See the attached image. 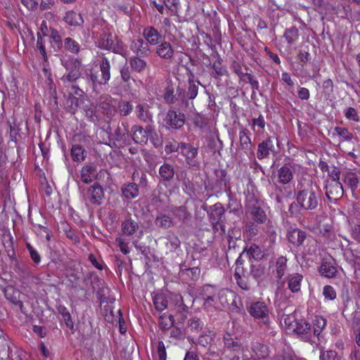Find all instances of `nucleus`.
<instances>
[{"mask_svg":"<svg viewBox=\"0 0 360 360\" xmlns=\"http://www.w3.org/2000/svg\"><path fill=\"white\" fill-rule=\"evenodd\" d=\"M296 200L302 210L313 211L317 209L321 200V192L316 184L311 181L307 185L301 184L295 192Z\"/></svg>","mask_w":360,"mask_h":360,"instance_id":"obj_1","label":"nucleus"},{"mask_svg":"<svg viewBox=\"0 0 360 360\" xmlns=\"http://www.w3.org/2000/svg\"><path fill=\"white\" fill-rule=\"evenodd\" d=\"M98 47L120 54L127 60V50L123 42L112 33H103L97 41Z\"/></svg>","mask_w":360,"mask_h":360,"instance_id":"obj_2","label":"nucleus"},{"mask_svg":"<svg viewBox=\"0 0 360 360\" xmlns=\"http://www.w3.org/2000/svg\"><path fill=\"white\" fill-rule=\"evenodd\" d=\"M284 324L286 328L297 335H307L311 333V326L302 316H285Z\"/></svg>","mask_w":360,"mask_h":360,"instance_id":"obj_3","label":"nucleus"},{"mask_svg":"<svg viewBox=\"0 0 360 360\" xmlns=\"http://www.w3.org/2000/svg\"><path fill=\"white\" fill-rule=\"evenodd\" d=\"M179 153L185 158L186 164L189 167H199V162L196 160L198 154V148L191 143L181 142Z\"/></svg>","mask_w":360,"mask_h":360,"instance_id":"obj_4","label":"nucleus"},{"mask_svg":"<svg viewBox=\"0 0 360 360\" xmlns=\"http://www.w3.org/2000/svg\"><path fill=\"white\" fill-rule=\"evenodd\" d=\"M104 198L103 187L98 183L88 187L86 193V199L94 205H101Z\"/></svg>","mask_w":360,"mask_h":360,"instance_id":"obj_5","label":"nucleus"},{"mask_svg":"<svg viewBox=\"0 0 360 360\" xmlns=\"http://www.w3.org/2000/svg\"><path fill=\"white\" fill-rule=\"evenodd\" d=\"M325 190L326 196L330 202H336L342 198L344 193L342 185L338 181H327Z\"/></svg>","mask_w":360,"mask_h":360,"instance_id":"obj_6","label":"nucleus"},{"mask_svg":"<svg viewBox=\"0 0 360 360\" xmlns=\"http://www.w3.org/2000/svg\"><path fill=\"white\" fill-rule=\"evenodd\" d=\"M225 210L221 203H216L210 207L207 211L210 219L213 224V227L218 229L219 227L223 232H225L224 225L220 223L224 216Z\"/></svg>","mask_w":360,"mask_h":360,"instance_id":"obj_7","label":"nucleus"},{"mask_svg":"<svg viewBox=\"0 0 360 360\" xmlns=\"http://www.w3.org/2000/svg\"><path fill=\"white\" fill-rule=\"evenodd\" d=\"M165 122L166 124L169 126L172 129H179L182 127L185 123V115L176 110H169Z\"/></svg>","mask_w":360,"mask_h":360,"instance_id":"obj_8","label":"nucleus"},{"mask_svg":"<svg viewBox=\"0 0 360 360\" xmlns=\"http://www.w3.org/2000/svg\"><path fill=\"white\" fill-rule=\"evenodd\" d=\"M62 64L68 73L66 78L69 82H75L80 75L79 66L80 64L78 60L71 58L67 60H62Z\"/></svg>","mask_w":360,"mask_h":360,"instance_id":"obj_9","label":"nucleus"},{"mask_svg":"<svg viewBox=\"0 0 360 360\" xmlns=\"http://www.w3.org/2000/svg\"><path fill=\"white\" fill-rule=\"evenodd\" d=\"M288 241L296 247L301 246L307 238L306 232L297 228H290L288 231Z\"/></svg>","mask_w":360,"mask_h":360,"instance_id":"obj_10","label":"nucleus"},{"mask_svg":"<svg viewBox=\"0 0 360 360\" xmlns=\"http://www.w3.org/2000/svg\"><path fill=\"white\" fill-rule=\"evenodd\" d=\"M150 127H146L143 129L141 126L134 125L131 127L133 140L139 144H146L148 141V130Z\"/></svg>","mask_w":360,"mask_h":360,"instance_id":"obj_11","label":"nucleus"},{"mask_svg":"<svg viewBox=\"0 0 360 360\" xmlns=\"http://www.w3.org/2000/svg\"><path fill=\"white\" fill-rule=\"evenodd\" d=\"M155 225L162 229H168L174 226V219L166 213H159L154 221Z\"/></svg>","mask_w":360,"mask_h":360,"instance_id":"obj_12","label":"nucleus"},{"mask_svg":"<svg viewBox=\"0 0 360 360\" xmlns=\"http://www.w3.org/2000/svg\"><path fill=\"white\" fill-rule=\"evenodd\" d=\"M302 280L303 276L299 273L289 274L286 278L288 288L292 293L300 292Z\"/></svg>","mask_w":360,"mask_h":360,"instance_id":"obj_13","label":"nucleus"},{"mask_svg":"<svg viewBox=\"0 0 360 360\" xmlns=\"http://www.w3.org/2000/svg\"><path fill=\"white\" fill-rule=\"evenodd\" d=\"M274 147V141L270 137L259 143L257 153V158L259 160L266 158L269 155L270 151H273Z\"/></svg>","mask_w":360,"mask_h":360,"instance_id":"obj_14","label":"nucleus"},{"mask_svg":"<svg viewBox=\"0 0 360 360\" xmlns=\"http://www.w3.org/2000/svg\"><path fill=\"white\" fill-rule=\"evenodd\" d=\"M197 298H200L206 302H212L217 293V289L212 285H205L198 289Z\"/></svg>","mask_w":360,"mask_h":360,"instance_id":"obj_15","label":"nucleus"},{"mask_svg":"<svg viewBox=\"0 0 360 360\" xmlns=\"http://www.w3.org/2000/svg\"><path fill=\"white\" fill-rule=\"evenodd\" d=\"M121 229L124 235L132 236L139 229V222L131 217L122 221Z\"/></svg>","mask_w":360,"mask_h":360,"instance_id":"obj_16","label":"nucleus"},{"mask_svg":"<svg viewBox=\"0 0 360 360\" xmlns=\"http://www.w3.org/2000/svg\"><path fill=\"white\" fill-rule=\"evenodd\" d=\"M121 191L123 197L127 200L134 199L139 194L138 185L135 182L124 184L122 186Z\"/></svg>","mask_w":360,"mask_h":360,"instance_id":"obj_17","label":"nucleus"},{"mask_svg":"<svg viewBox=\"0 0 360 360\" xmlns=\"http://www.w3.org/2000/svg\"><path fill=\"white\" fill-rule=\"evenodd\" d=\"M5 297L11 303L22 307L20 300V292L13 286L8 285L4 289Z\"/></svg>","mask_w":360,"mask_h":360,"instance_id":"obj_18","label":"nucleus"},{"mask_svg":"<svg viewBox=\"0 0 360 360\" xmlns=\"http://www.w3.org/2000/svg\"><path fill=\"white\" fill-rule=\"evenodd\" d=\"M143 36L147 41L152 45L158 44L162 38V35L153 27L145 28Z\"/></svg>","mask_w":360,"mask_h":360,"instance_id":"obj_19","label":"nucleus"},{"mask_svg":"<svg viewBox=\"0 0 360 360\" xmlns=\"http://www.w3.org/2000/svg\"><path fill=\"white\" fill-rule=\"evenodd\" d=\"M174 167L168 163H164L159 168V175L165 182H171L174 177Z\"/></svg>","mask_w":360,"mask_h":360,"instance_id":"obj_20","label":"nucleus"},{"mask_svg":"<svg viewBox=\"0 0 360 360\" xmlns=\"http://www.w3.org/2000/svg\"><path fill=\"white\" fill-rule=\"evenodd\" d=\"M96 169L94 165H88L82 168L81 179L85 184L91 183L96 178Z\"/></svg>","mask_w":360,"mask_h":360,"instance_id":"obj_21","label":"nucleus"},{"mask_svg":"<svg viewBox=\"0 0 360 360\" xmlns=\"http://www.w3.org/2000/svg\"><path fill=\"white\" fill-rule=\"evenodd\" d=\"M250 315H268L269 311L264 302H252L248 307Z\"/></svg>","mask_w":360,"mask_h":360,"instance_id":"obj_22","label":"nucleus"},{"mask_svg":"<svg viewBox=\"0 0 360 360\" xmlns=\"http://www.w3.org/2000/svg\"><path fill=\"white\" fill-rule=\"evenodd\" d=\"M135 112L136 117L142 122L149 123L152 122V115L150 114L148 106L145 104H139L136 107Z\"/></svg>","mask_w":360,"mask_h":360,"instance_id":"obj_23","label":"nucleus"},{"mask_svg":"<svg viewBox=\"0 0 360 360\" xmlns=\"http://www.w3.org/2000/svg\"><path fill=\"white\" fill-rule=\"evenodd\" d=\"M156 52L160 58L167 60L171 59L174 55V50L171 44L167 41L162 42L158 45Z\"/></svg>","mask_w":360,"mask_h":360,"instance_id":"obj_24","label":"nucleus"},{"mask_svg":"<svg viewBox=\"0 0 360 360\" xmlns=\"http://www.w3.org/2000/svg\"><path fill=\"white\" fill-rule=\"evenodd\" d=\"M63 20L70 26H79L84 22L82 15L73 11H68Z\"/></svg>","mask_w":360,"mask_h":360,"instance_id":"obj_25","label":"nucleus"},{"mask_svg":"<svg viewBox=\"0 0 360 360\" xmlns=\"http://www.w3.org/2000/svg\"><path fill=\"white\" fill-rule=\"evenodd\" d=\"M244 252H246L250 259L259 260L264 257V253L261 248L255 243H252L249 248H245Z\"/></svg>","mask_w":360,"mask_h":360,"instance_id":"obj_26","label":"nucleus"},{"mask_svg":"<svg viewBox=\"0 0 360 360\" xmlns=\"http://www.w3.org/2000/svg\"><path fill=\"white\" fill-rule=\"evenodd\" d=\"M48 36L50 39V43L54 51H59L63 47V41L58 31L54 28H51Z\"/></svg>","mask_w":360,"mask_h":360,"instance_id":"obj_27","label":"nucleus"},{"mask_svg":"<svg viewBox=\"0 0 360 360\" xmlns=\"http://www.w3.org/2000/svg\"><path fill=\"white\" fill-rule=\"evenodd\" d=\"M278 181L283 184H287L293 179V173L286 165L282 166L278 170Z\"/></svg>","mask_w":360,"mask_h":360,"instance_id":"obj_28","label":"nucleus"},{"mask_svg":"<svg viewBox=\"0 0 360 360\" xmlns=\"http://www.w3.org/2000/svg\"><path fill=\"white\" fill-rule=\"evenodd\" d=\"M100 69L101 72V84H105L110 78V65L108 60L103 57L100 63Z\"/></svg>","mask_w":360,"mask_h":360,"instance_id":"obj_29","label":"nucleus"},{"mask_svg":"<svg viewBox=\"0 0 360 360\" xmlns=\"http://www.w3.org/2000/svg\"><path fill=\"white\" fill-rule=\"evenodd\" d=\"M337 268L330 262H323L319 267V273L327 278H333L337 274Z\"/></svg>","mask_w":360,"mask_h":360,"instance_id":"obj_30","label":"nucleus"},{"mask_svg":"<svg viewBox=\"0 0 360 360\" xmlns=\"http://www.w3.org/2000/svg\"><path fill=\"white\" fill-rule=\"evenodd\" d=\"M224 342L225 347L233 351L240 349L241 344L236 338H233L232 335L227 333L224 336Z\"/></svg>","mask_w":360,"mask_h":360,"instance_id":"obj_31","label":"nucleus"},{"mask_svg":"<svg viewBox=\"0 0 360 360\" xmlns=\"http://www.w3.org/2000/svg\"><path fill=\"white\" fill-rule=\"evenodd\" d=\"M252 350L258 359H264L269 354L268 347L257 342L252 345Z\"/></svg>","mask_w":360,"mask_h":360,"instance_id":"obj_32","label":"nucleus"},{"mask_svg":"<svg viewBox=\"0 0 360 360\" xmlns=\"http://www.w3.org/2000/svg\"><path fill=\"white\" fill-rule=\"evenodd\" d=\"M132 110V103L127 101H120L115 108V112H117L120 116H127Z\"/></svg>","mask_w":360,"mask_h":360,"instance_id":"obj_33","label":"nucleus"},{"mask_svg":"<svg viewBox=\"0 0 360 360\" xmlns=\"http://www.w3.org/2000/svg\"><path fill=\"white\" fill-rule=\"evenodd\" d=\"M287 262V258L283 256H281L276 259L275 269L276 277L279 279H281L286 272L288 268Z\"/></svg>","mask_w":360,"mask_h":360,"instance_id":"obj_34","label":"nucleus"},{"mask_svg":"<svg viewBox=\"0 0 360 360\" xmlns=\"http://www.w3.org/2000/svg\"><path fill=\"white\" fill-rule=\"evenodd\" d=\"M175 217L182 223L186 224L191 218V214L185 206L176 207L174 211Z\"/></svg>","mask_w":360,"mask_h":360,"instance_id":"obj_35","label":"nucleus"},{"mask_svg":"<svg viewBox=\"0 0 360 360\" xmlns=\"http://www.w3.org/2000/svg\"><path fill=\"white\" fill-rule=\"evenodd\" d=\"M153 304L155 306V309L161 312L164 309H165L168 304V301L163 294H156L153 297Z\"/></svg>","mask_w":360,"mask_h":360,"instance_id":"obj_36","label":"nucleus"},{"mask_svg":"<svg viewBox=\"0 0 360 360\" xmlns=\"http://www.w3.org/2000/svg\"><path fill=\"white\" fill-rule=\"evenodd\" d=\"M248 130H243L240 131L239 133V139H240V146L243 150H244L245 153H248L251 150V140L249 136L248 135Z\"/></svg>","mask_w":360,"mask_h":360,"instance_id":"obj_37","label":"nucleus"},{"mask_svg":"<svg viewBox=\"0 0 360 360\" xmlns=\"http://www.w3.org/2000/svg\"><path fill=\"white\" fill-rule=\"evenodd\" d=\"M101 304V315H114L115 300H103Z\"/></svg>","mask_w":360,"mask_h":360,"instance_id":"obj_38","label":"nucleus"},{"mask_svg":"<svg viewBox=\"0 0 360 360\" xmlns=\"http://www.w3.org/2000/svg\"><path fill=\"white\" fill-rule=\"evenodd\" d=\"M128 132L129 130L127 124L124 122L119 123L114 132L116 141H119L125 140Z\"/></svg>","mask_w":360,"mask_h":360,"instance_id":"obj_39","label":"nucleus"},{"mask_svg":"<svg viewBox=\"0 0 360 360\" xmlns=\"http://www.w3.org/2000/svg\"><path fill=\"white\" fill-rule=\"evenodd\" d=\"M100 108L103 110V113L108 117H111L115 112V108L111 104V99L107 98L103 101H101L99 104Z\"/></svg>","mask_w":360,"mask_h":360,"instance_id":"obj_40","label":"nucleus"},{"mask_svg":"<svg viewBox=\"0 0 360 360\" xmlns=\"http://www.w3.org/2000/svg\"><path fill=\"white\" fill-rule=\"evenodd\" d=\"M344 183L347 184L352 191L356 189L359 184V179L356 174L353 172H347L344 176Z\"/></svg>","mask_w":360,"mask_h":360,"instance_id":"obj_41","label":"nucleus"},{"mask_svg":"<svg viewBox=\"0 0 360 360\" xmlns=\"http://www.w3.org/2000/svg\"><path fill=\"white\" fill-rule=\"evenodd\" d=\"M134 46L137 49V54L139 56H146L149 54L148 42L143 39H138L134 42Z\"/></svg>","mask_w":360,"mask_h":360,"instance_id":"obj_42","label":"nucleus"},{"mask_svg":"<svg viewBox=\"0 0 360 360\" xmlns=\"http://www.w3.org/2000/svg\"><path fill=\"white\" fill-rule=\"evenodd\" d=\"M164 99L167 103H174L178 101L176 94H174V88L172 84H168L165 89Z\"/></svg>","mask_w":360,"mask_h":360,"instance_id":"obj_43","label":"nucleus"},{"mask_svg":"<svg viewBox=\"0 0 360 360\" xmlns=\"http://www.w3.org/2000/svg\"><path fill=\"white\" fill-rule=\"evenodd\" d=\"M84 149L79 145H73L71 149V156L74 161L80 162L84 160Z\"/></svg>","mask_w":360,"mask_h":360,"instance_id":"obj_44","label":"nucleus"},{"mask_svg":"<svg viewBox=\"0 0 360 360\" xmlns=\"http://www.w3.org/2000/svg\"><path fill=\"white\" fill-rule=\"evenodd\" d=\"M131 68L136 72H141L146 67V63L138 57H132L129 60Z\"/></svg>","mask_w":360,"mask_h":360,"instance_id":"obj_45","label":"nucleus"},{"mask_svg":"<svg viewBox=\"0 0 360 360\" xmlns=\"http://www.w3.org/2000/svg\"><path fill=\"white\" fill-rule=\"evenodd\" d=\"M64 48L72 53H77L79 51V44L70 37H67L64 40Z\"/></svg>","mask_w":360,"mask_h":360,"instance_id":"obj_46","label":"nucleus"},{"mask_svg":"<svg viewBox=\"0 0 360 360\" xmlns=\"http://www.w3.org/2000/svg\"><path fill=\"white\" fill-rule=\"evenodd\" d=\"M265 273V266L260 264H252L250 275L256 280L262 278Z\"/></svg>","mask_w":360,"mask_h":360,"instance_id":"obj_47","label":"nucleus"},{"mask_svg":"<svg viewBox=\"0 0 360 360\" xmlns=\"http://www.w3.org/2000/svg\"><path fill=\"white\" fill-rule=\"evenodd\" d=\"M148 139L155 148H160L162 145V139L159 134L150 127L148 130Z\"/></svg>","mask_w":360,"mask_h":360,"instance_id":"obj_48","label":"nucleus"},{"mask_svg":"<svg viewBox=\"0 0 360 360\" xmlns=\"http://www.w3.org/2000/svg\"><path fill=\"white\" fill-rule=\"evenodd\" d=\"M251 214L252 216V219L257 222L264 223L266 221V214L264 211L262 210L260 207H253Z\"/></svg>","mask_w":360,"mask_h":360,"instance_id":"obj_49","label":"nucleus"},{"mask_svg":"<svg viewBox=\"0 0 360 360\" xmlns=\"http://www.w3.org/2000/svg\"><path fill=\"white\" fill-rule=\"evenodd\" d=\"M37 49L39 51L44 60L47 61L48 57L45 49V41L39 32L37 33Z\"/></svg>","mask_w":360,"mask_h":360,"instance_id":"obj_50","label":"nucleus"},{"mask_svg":"<svg viewBox=\"0 0 360 360\" xmlns=\"http://www.w3.org/2000/svg\"><path fill=\"white\" fill-rule=\"evenodd\" d=\"M167 247L169 248L171 250H175L178 248H179L181 245V241L179 239L178 236L175 234L169 235L167 237Z\"/></svg>","mask_w":360,"mask_h":360,"instance_id":"obj_51","label":"nucleus"},{"mask_svg":"<svg viewBox=\"0 0 360 360\" xmlns=\"http://www.w3.org/2000/svg\"><path fill=\"white\" fill-rule=\"evenodd\" d=\"M159 324L162 330H168L174 326V316H160Z\"/></svg>","mask_w":360,"mask_h":360,"instance_id":"obj_52","label":"nucleus"},{"mask_svg":"<svg viewBox=\"0 0 360 360\" xmlns=\"http://www.w3.org/2000/svg\"><path fill=\"white\" fill-rule=\"evenodd\" d=\"M132 179L134 181H138V187H146L147 186V176L143 172H134L132 174Z\"/></svg>","mask_w":360,"mask_h":360,"instance_id":"obj_53","label":"nucleus"},{"mask_svg":"<svg viewBox=\"0 0 360 360\" xmlns=\"http://www.w3.org/2000/svg\"><path fill=\"white\" fill-rule=\"evenodd\" d=\"M320 360H340L338 353L333 350H322Z\"/></svg>","mask_w":360,"mask_h":360,"instance_id":"obj_54","label":"nucleus"},{"mask_svg":"<svg viewBox=\"0 0 360 360\" xmlns=\"http://www.w3.org/2000/svg\"><path fill=\"white\" fill-rule=\"evenodd\" d=\"M284 37L286 39L288 44H292L296 40L298 37V30L295 27H292L286 30L284 34Z\"/></svg>","mask_w":360,"mask_h":360,"instance_id":"obj_55","label":"nucleus"},{"mask_svg":"<svg viewBox=\"0 0 360 360\" xmlns=\"http://www.w3.org/2000/svg\"><path fill=\"white\" fill-rule=\"evenodd\" d=\"M334 130L337 134L342 137L345 141H351L353 138L352 134L350 133L347 128L336 127Z\"/></svg>","mask_w":360,"mask_h":360,"instance_id":"obj_56","label":"nucleus"},{"mask_svg":"<svg viewBox=\"0 0 360 360\" xmlns=\"http://www.w3.org/2000/svg\"><path fill=\"white\" fill-rule=\"evenodd\" d=\"M86 79L94 89L97 85H101L100 83L101 79H98L97 74L94 73L92 70H90V72L86 74Z\"/></svg>","mask_w":360,"mask_h":360,"instance_id":"obj_57","label":"nucleus"},{"mask_svg":"<svg viewBox=\"0 0 360 360\" xmlns=\"http://www.w3.org/2000/svg\"><path fill=\"white\" fill-rule=\"evenodd\" d=\"M200 84V82L198 81L197 84H188V91L186 96L188 99H194L198 93V85Z\"/></svg>","mask_w":360,"mask_h":360,"instance_id":"obj_58","label":"nucleus"},{"mask_svg":"<svg viewBox=\"0 0 360 360\" xmlns=\"http://www.w3.org/2000/svg\"><path fill=\"white\" fill-rule=\"evenodd\" d=\"M188 326L191 328V330L199 332L202 328V324L200 319L195 316L188 320Z\"/></svg>","mask_w":360,"mask_h":360,"instance_id":"obj_59","label":"nucleus"},{"mask_svg":"<svg viewBox=\"0 0 360 360\" xmlns=\"http://www.w3.org/2000/svg\"><path fill=\"white\" fill-rule=\"evenodd\" d=\"M26 248L33 262L35 264H39L41 262V257L39 252L29 243L27 244Z\"/></svg>","mask_w":360,"mask_h":360,"instance_id":"obj_60","label":"nucleus"},{"mask_svg":"<svg viewBox=\"0 0 360 360\" xmlns=\"http://www.w3.org/2000/svg\"><path fill=\"white\" fill-rule=\"evenodd\" d=\"M101 285V287L98 288L97 290V297L100 300V302L103 301V300H108L107 295L109 293V288L104 285V283H100Z\"/></svg>","mask_w":360,"mask_h":360,"instance_id":"obj_61","label":"nucleus"},{"mask_svg":"<svg viewBox=\"0 0 360 360\" xmlns=\"http://www.w3.org/2000/svg\"><path fill=\"white\" fill-rule=\"evenodd\" d=\"M164 4L172 12L178 13L179 8V0H164Z\"/></svg>","mask_w":360,"mask_h":360,"instance_id":"obj_62","label":"nucleus"},{"mask_svg":"<svg viewBox=\"0 0 360 360\" xmlns=\"http://www.w3.org/2000/svg\"><path fill=\"white\" fill-rule=\"evenodd\" d=\"M323 294L325 298L328 299L330 300H333L336 297V292L333 288L330 285H326L323 288Z\"/></svg>","mask_w":360,"mask_h":360,"instance_id":"obj_63","label":"nucleus"},{"mask_svg":"<svg viewBox=\"0 0 360 360\" xmlns=\"http://www.w3.org/2000/svg\"><path fill=\"white\" fill-rule=\"evenodd\" d=\"M275 360H304L298 358L293 352H285L282 356H277Z\"/></svg>","mask_w":360,"mask_h":360,"instance_id":"obj_64","label":"nucleus"}]
</instances>
